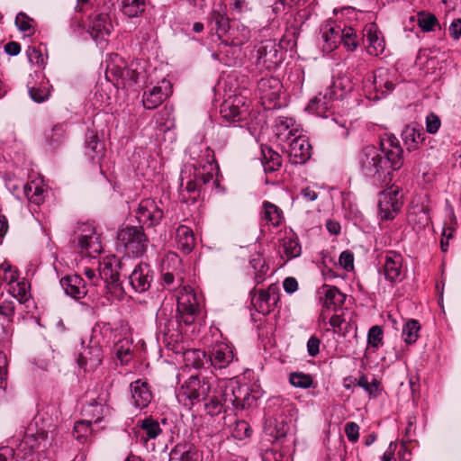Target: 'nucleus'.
Listing matches in <instances>:
<instances>
[{"instance_id": "f257e3e1", "label": "nucleus", "mask_w": 461, "mask_h": 461, "mask_svg": "<svg viewBox=\"0 0 461 461\" xmlns=\"http://www.w3.org/2000/svg\"><path fill=\"white\" fill-rule=\"evenodd\" d=\"M402 153L398 139L393 135H385L380 140V148L369 145L358 153L359 172L376 183L387 185L392 180V173L403 165Z\"/></svg>"}, {"instance_id": "f03ea898", "label": "nucleus", "mask_w": 461, "mask_h": 461, "mask_svg": "<svg viewBox=\"0 0 461 461\" xmlns=\"http://www.w3.org/2000/svg\"><path fill=\"white\" fill-rule=\"evenodd\" d=\"M204 411L213 417L229 410H243L252 406L256 397L251 395L249 387L234 379L216 381L212 379L209 392L201 398Z\"/></svg>"}, {"instance_id": "7ed1b4c3", "label": "nucleus", "mask_w": 461, "mask_h": 461, "mask_svg": "<svg viewBox=\"0 0 461 461\" xmlns=\"http://www.w3.org/2000/svg\"><path fill=\"white\" fill-rule=\"evenodd\" d=\"M189 153L194 163L185 165L180 174V195L185 203L189 201L185 196V192L190 194V199L194 202L203 185L211 182L215 184L213 176L219 170L213 150L209 147L194 144L189 147Z\"/></svg>"}, {"instance_id": "20e7f679", "label": "nucleus", "mask_w": 461, "mask_h": 461, "mask_svg": "<svg viewBox=\"0 0 461 461\" xmlns=\"http://www.w3.org/2000/svg\"><path fill=\"white\" fill-rule=\"evenodd\" d=\"M177 315L176 318H163L161 314L158 316V325L159 332L163 335V341L169 346L182 339L180 325L193 324L200 312V303L196 294L191 286L183 285L177 291Z\"/></svg>"}, {"instance_id": "39448f33", "label": "nucleus", "mask_w": 461, "mask_h": 461, "mask_svg": "<svg viewBox=\"0 0 461 461\" xmlns=\"http://www.w3.org/2000/svg\"><path fill=\"white\" fill-rule=\"evenodd\" d=\"M210 26L215 31L219 41H225L240 49L251 37L250 30L239 22H230L227 7L221 3L214 5L210 14Z\"/></svg>"}, {"instance_id": "423d86ee", "label": "nucleus", "mask_w": 461, "mask_h": 461, "mask_svg": "<svg viewBox=\"0 0 461 461\" xmlns=\"http://www.w3.org/2000/svg\"><path fill=\"white\" fill-rule=\"evenodd\" d=\"M106 61V78L117 86L130 87L145 79V62L141 60L128 64L118 54L113 53Z\"/></svg>"}, {"instance_id": "0eeeda50", "label": "nucleus", "mask_w": 461, "mask_h": 461, "mask_svg": "<svg viewBox=\"0 0 461 461\" xmlns=\"http://www.w3.org/2000/svg\"><path fill=\"white\" fill-rule=\"evenodd\" d=\"M353 87L354 84L348 77H334L324 90L309 102L306 110L318 116L326 117V113L332 107L333 102L342 99Z\"/></svg>"}, {"instance_id": "6e6552de", "label": "nucleus", "mask_w": 461, "mask_h": 461, "mask_svg": "<svg viewBox=\"0 0 461 461\" xmlns=\"http://www.w3.org/2000/svg\"><path fill=\"white\" fill-rule=\"evenodd\" d=\"M119 267V260L113 256L99 262L98 275L95 269L89 267H86L84 273L92 285H99V282L103 281L106 294H111L113 298L120 299L123 294V289L120 282Z\"/></svg>"}, {"instance_id": "1a4fd4ad", "label": "nucleus", "mask_w": 461, "mask_h": 461, "mask_svg": "<svg viewBox=\"0 0 461 461\" xmlns=\"http://www.w3.org/2000/svg\"><path fill=\"white\" fill-rule=\"evenodd\" d=\"M212 379L213 377L201 379L198 375H192L176 392L178 402L191 409L195 403L201 402V398L206 392H209Z\"/></svg>"}, {"instance_id": "9d476101", "label": "nucleus", "mask_w": 461, "mask_h": 461, "mask_svg": "<svg viewBox=\"0 0 461 461\" xmlns=\"http://www.w3.org/2000/svg\"><path fill=\"white\" fill-rule=\"evenodd\" d=\"M395 73L379 68L367 78L363 79V89L371 99H380L392 93L395 86Z\"/></svg>"}, {"instance_id": "9b49d317", "label": "nucleus", "mask_w": 461, "mask_h": 461, "mask_svg": "<svg viewBox=\"0 0 461 461\" xmlns=\"http://www.w3.org/2000/svg\"><path fill=\"white\" fill-rule=\"evenodd\" d=\"M117 237L128 254L141 257L146 252L148 239L142 226H126L118 231Z\"/></svg>"}, {"instance_id": "f8f14e48", "label": "nucleus", "mask_w": 461, "mask_h": 461, "mask_svg": "<svg viewBox=\"0 0 461 461\" xmlns=\"http://www.w3.org/2000/svg\"><path fill=\"white\" fill-rule=\"evenodd\" d=\"M41 444L43 447L47 446L48 433L43 431L40 432L38 433V437H34L32 434H27L18 445L16 451L9 447H0V461H8L10 458H14L15 456L16 458L25 459Z\"/></svg>"}, {"instance_id": "ddd939ff", "label": "nucleus", "mask_w": 461, "mask_h": 461, "mask_svg": "<svg viewBox=\"0 0 461 461\" xmlns=\"http://www.w3.org/2000/svg\"><path fill=\"white\" fill-rule=\"evenodd\" d=\"M220 113L226 122L236 125L248 120L249 105L243 96L234 95L221 104Z\"/></svg>"}, {"instance_id": "4468645a", "label": "nucleus", "mask_w": 461, "mask_h": 461, "mask_svg": "<svg viewBox=\"0 0 461 461\" xmlns=\"http://www.w3.org/2000/svg\"><path fill=\"white\" fill-rule=\"evenodd\" d=\"M136 219L142 228L158 226L164 217L161 203L151 198L142 199L135 211Z\"/></svg>"}, {"instance_id": "2eb2a0df", "label": "nucleus", "mask_w": 461, "mask_h": 461, "mask_svg": "<svg viewBox=\"0 0 461 461\" xmlns=\"http://www.w3.org/2000/svg\"><path fill=\"white\" fill-rule=\"evenodd\" d=\"M279 287L273 284L268 286L267 290H259L257 294L253 289L250 292L251 305L254 309L262 314H268L274 310V307L279 300Z\"/></svg>"}, {"instance_id": "dca6fc26", "label": "nucleus", "mask_w": 461, "mask_h": 461, "mask_svg": "<svg viewBox=\"0 0 461 461\" xmlns=\"http://www.w3.org/2000/svg\"><path fill=\"white\" fill-rule=\"evenodd\" d=\"M399 190L390 188L380 193L378 201L379 215L383 220H390L402 207Z\"/></svg>"}, {"instance_id": "f3484780", "label": "nucleus", "mask_w": 461, "mask_h": 461, "mask_svg": "<svg viewBox=\"0 0 461 461\" xmlns=\"http://www.w3.org/2000/svg\"><path fill=\"white\" fill-rule=\"evenodd\" d=\"M282 83L277 77L261 78L258 83V90L263 103L269 102V108H275L282 95Z\"/></svg>"}, {"instance_id": "a211bd4d", "label": "nucleus", "mask_w": 461, "mask_h": 461, "mask_svg": "<svg viewBox=\"0 0 461 461\" xmlns=\"http://www.w3.org/2000/svg\"><path fill=\"white\" fill-rule=\"evenodd\" d=\"M252 58L256 59L255 64L262 66L266 68H271L276 66L280 59L278 58V50L271 41L261 42L253 50Z\"/></svg>"}, {"instance_id": "6ab92c4d", "label": "nucleus", "mask_w": 461, "mask_h": 461, "mask_svg": "<svg viewBox=\"0 0 461 461\" xmlns=\"http://www.w3.org/2000/svg\"><path fill=\"white\" fill-rule=\"evenodd\" d=\"M234 358L232 347L225 342H216L210 350L209 362L215 369L226 368Z\"/></svg>"}, {"instance_id": "aec40b11", "label": "nucleus", "mask_w": 461, "mask_h": 461, "mask_svg": "<svg viewBox=\"0 0 461 461\" xmlns=\"http://www.w3.org/2000/svg\"><path fill=\"white\" fill-rule=\"evenodd\" d=\"M102 359V348L99 345H82L81 350L78 352L77 357V363L78 366L85 371H91L101 365Z\"/></svg>"}, {"instance_id": "412c9836", "label": "nucleus", "mask_w": 461, "mask_h": 461, "mask_svg": "<svg viewBox=\"0 0 461 461\" xmlns=\"http://www.w3.org/2000/svg\"><path fill=\"white\" fill-rule=\"evenodd\" d=\"M78 245L83 252L89 257L95 258L103 249L100 235L91 226H85L78 237Z\"/></svg>"}, {"instance_id": "4be33fe9", "label": "nucleus", "mask_w": 461, "mask_h": 461, "mask_svg": "<svg viewBox=\"0 0 461 461\" xmlns=\"http://www.w3.org/2000/svg\"><path fill=\"white\" fill-rule=\"evenodd\" d=\"M171 92L169 81L162 80L158 86H155L144 92L142 98L143 106L149 110L157 108L169 96Z\"/></svg>"}, {"instance_id": "5701e85b", "label": "nucleus", "mask_w": 461, "mask_h": 461, "mask_svg": "<svg viewBox=\"0 0 461 461\" xmlns=\"http://www.w3.org/2000/svg\"><path fill=\"white\" fill-rule=\"evenodd\" d=\"M288 146L289 158L293 164H303L312 156V146L305 136H295Z\"/></svg>"}, {"instance_id": "b1692460", "label": "nucleus", "mask_w": 461, "mask_h": 461, "mask_svg": "<svg viewBox=\"0 0 461 461\" xmlns=\"http://www.w3.org/2000/svg\"><path fill=\"white\" fill-rule=\"evenodd\" d=\"M341 33L342 28L335 21L329 20L321 25V39L324 52L330 53L337 49L340 43Z\"/></svg>"}, {"instance_id": "393cba45", "label": "nucleus", "mask_w": 461, "mask_h": 461, "mask_svg": "<svg viewBox=\"0 0 461 461\" xmlns=\"http://www.w3.org/2000/svg\"><path fill=\"white\" fill-rule=\"evenodd\" d=\"M113 25L106 14H97L90 17L88 32L96 43L101 44L111 33Z\"/></svg>"}, {"instance_id": "a878e982", "label": "nucleus", "mask_w": 461, "mask_h": 461, "mask_svg": "<svg viewBox=\"0 0 461 461\" xmlns=\"http://www.w3.org/2000/svg\"><path fill=\"white\" fill-rule=\"evenodd\" d=\"M130 284L137 293H143L150 287L153 280V271L149 265L138 264L129 276Z\"/></svg>"}, {"instance_id": "bb28decb", "label": "nucleus", "mask_w": 461, "mask_h": 461, "mask_svg": "<svg viewBox=\"0 0 461 461\" xmlns=\"http://www.w3.org/2000/svg\"><path fill=\"white\" fill-rule=\"evenodd\" d=\"M384 275L391 283L402 279V257L396 251H387L384 256Z\"/></svg>"}, {"instance_id": "cd10ccee", "label": "nucleus", "mask_w": 461, "mask_h": 461, "mask_svg": "<svg viewBox=\"0 0 461 461\" xmlns=\"http://www.w3.org/2000/svg\"><path fill=\"white\" fill-rule=\"evenodd\" d=\"M84 414L92 423L109 421L112 418V408L105 402L104 399L99 398L84 407Z\"/></svg>"}, {"instance_id": "c85d7f7f", "label": "nucleus", "mask_w": 461, "mask_h": 461, "mask_svg": "<svg viewBox=\"0 0 461 461\" xmlns=\"http://www.w3.org/2000/svg\"><path fill=\"white\" fill-rule=\"evenodd\" d=\"M212 58L228 67L236 66L240 63V49L230 42L220 41L218 50L212 53Z\"/></svg>"}, {"instance_id": "c756f323", "label": "nucleus", "mask_w": 461, "mask_h": 461, "mask_svg": "<svg viewBox=\"0 0 461 461\" xmlns=\"http://www.w3.org/2000/svg\"><path fill=\"white\" fill-rule=\"evenodd\" d=\"M131 403L138 409L148 407L152 400V393L146 381L140 379L130 384Z\"/></svg>"}, {"instance_id": "7c9ffc66", "label": "nucleus", "mask_w": 461, "mask_h": 461, "mask_svg": "<svg viewBox=\"0 0 461 461\" xmlns=\"http://www.w3.org/2000/svg\"><path fill=\"white\" fill-rule=\"evenodd\" d=\"M59 283L66 294L75 300L82 299L87 294L86 284L78 275L66 276Z\"/></svg>"}, {"instance_id": "2f4dec72", "label": "nucleus", "mask_w": 461, "mask_h": 461, "mask_svg": "<svg viewBox=\"0 0 461 461\" xmlns=\"http://www.w3.org/2000/svg\"><path fill=\"white\" fill-rule=\"evenodd\" d=\"M291 430V421L282 416L268 419L264 427V432L271 439L277 440L285 437Z\"/></svg>"}, {"instance_id": "473e14b6", "label": "nucleus", "mask_w": 461, "mask_h": 461, "mask_svg": "<svg viewBox=\"0 0 461 461\" xmlns=\"http://www.w3.org/2000/svg\"><path fill=\"white\" fill-rule=\"evenodd\" d=\"M366 37L368 43L367 51L370 55L379 56L385 49V43L375 23H370L365 28Z\"/></svg>"}, {"instance_id": "72a5a7b5", "label": "nucleus", "mask_w": 461, "mask_h": 461, "mask_svg": "<svg viewBox=\"0 0 461 461\" xmlns=\"http://www.w3.org/2000/svg\"><path fill=\"white\" fill-rule=\"evenodd\" d=\"M297 127L295 121L289 117H278L275 125V133L278 140L289 143L295 137Z\"/></svg>"}, {"instance_id": "f704fd0d", "label": "nucleus", "mask_w": 461, "mask_h": 461, "mask_svg": "<svg viewBox=\"0 0 461 461\" xmlns=\"http://www.w3.org/2000/svg\"><path fill=\"white\" fill-rule=\"evenodd\" d=\"M176 242L177 248L185 253H189L194 247L195 238L191 228L180 225L176 230Z\"/></svg>"}, {"instance_id": "c9c22d12", "label": "nucleus", "mask_w": 461, "mask_h": 461, "mask_svg": "<svg viewBox=\"0 0 461 461\" xmlns=\"http://www.w3.org/2000/svg\"><path fill=\"white\" fill-rule=\"evenodd\" d=\"M448 220L445 221L442 228V238L440 248L443 252H447L449 245V240L453 238L457 225L456 218L453 207L447 210Z\"/></svg>"}, {"instance_id": "e433bc0d", "label": "nucleus", "mask_w": 461, "mask_h": 461, "mask_svg": "<svg viewBox=\"0 0 461 461\" xmlns=\"http://www.w3.org/2000/svg\"><path fill=\"white\" fill-rule=\"evenodd\" d=\"M346 300V295L337 287H325L323 306L327 309L337 311L341 307Z\"/></svg>"}, {"instance_id": "4c0bfd02", "label": "nucleus", "mask_w": 461, "mask_h": 461, "mask_svg": "<svg viewBox=\"0 0 461 461\" xmlns=\"http://www.w3.org/2000/svg\"><path fill=\"white\" fill-rule=\"evenodd\" d=\"M402 139L408 150L418 149L419 145L424 140L420 130L410 125L405 126L402 130Z\"/></svg>"}, {"instance_id": "58836bf2", "label": "nucleus", "mask_w": 461, "mask_h": 461, "mask_svg": "<svg viewBox=\"0 0 461 461\" xmlns=\"http://www.w3.org/2000/svg\"><path fill=\"white\" fill-rule=\"evenodd\" d=\"M138 424H139L140 429L143 431L145 439H155L163 431L158 420H157L151 417H148L143 420H140L138 421Z\"/></svg>"}, {"instance_id": "ea45409f", "label": "nucleus", "mask_w": 461, "mask_h": 461, "mask_svg": "<svg viewBox=\"0 0 461 461\" xmlns=\"http://www.w3.org/2000/svg\"><path fill=\"white\" fill-rule=\"evenodd\" d=\"M162 280L163 285L169 290L180 289L184 285L183 274L174 269L172 271L167 270L165 266L162 268Z\"/></svg>"}, {"instance_id": "a19ab883", "label": "nucleus", "mask_w": 461, "mask_h": 461, "mask_svg": "<svg viewBox=\"0 0 461 461\" xmlns=\"http://www.w3.org/2000/svg\"><path fill=\"white\" fill-rule=\"evenodd\" d=\"M8 292L21 304L26 303L31 299L30 285L24 280L10 286Z\"/></svg>"}, {"instance_id": "79ce46f5", "label": "nucleus", "mask_w": 461, "mask_h": 461, "mask_svg": "<svg viewBox=\"0 0 461 461\" xmlns=\"http://www.w3.org/2000/svg\"><path fill=\"white\" fill-rule=\"evenodd\" d=\"M28 92L34 102L42 103L50 95V86L49 81L42 78L38 86H29Z\"/></svg>"}, {"instance_id": "37998d69", "label": "nucleus", "mask_w": 461, "mask_h": 461, "mask_svg": "<svg viewBox=\"0 0 461 461\" xmlns=\"http://www.w3.org/2000/svg\"><path fill=\"white\" fill-rule=\"evenodd\" d=\"M43 193L44 189L38 182L32 181L24 185V194L27 199L36 205H40L43 203Z\"/></svg>"}, {"instance_id": "c03bdc74", "label": "nucleus", "mask_w": 461, "mask_h": 461, "mask_svg": "<svg viewBox=\"0 0 461 461\" xmlns=\"http://www.w3.org/2000/svg\"><path fill=\"white\" fill-rule=\"evenodd\" d=\"M263 207V219L272 226H278L283 219L282 211L269 202H265Z\"/></svg>"}, {"instance_id": "a18cd8bd", "label": "nucleus", "mask_w": 461, "mask_h": 461, "mask_svg": "<svg viewBox=\"0 0 461 461\" xmlns=\"http://www.w3.org/2000/svg\"><path fill=\"white\" fill-rule=\"evenodd\" d=\"M155 119L157 127L161 131H169L174 127V117L172 115L171 108L165 106L157 113Z\"/></svg>"}, {"instance_id": "49530a36", "label": "nucleus", "mask_w": 461, "mask_h": 461, "mask_svg": "<svg viewBox=\"0 0 461 461\" xmlns=\"http://www.w3.org/2000/svg\"><path fill=\"white\" fill-rule=\"evenodd\" d=\"M420 326L418 321L409 320L406 321L402 330V337L406 344L414 343L418 337Z\"/></svg>"}, {"instance_id": "de8ad7c7", "label": "nucleus", "mask_w": 461, "mask_h": 461, "mask_svg": "<svg viewBox=\"0 0 461 461\" xmlns=\"http://www.w3.org/2000/svg\"><path fill=\"white\" fill-rule=\"evenodd\" d=\"M281 247L283 252L285 254L288 259L299 257L301 255V246L294 235L285 236L282 240Z\"/></svg>"}, {"instance_id": "09e8293b", "label": "nucleus", "mask_w": 461, "mask_h": 461, "mask_svg": "<svg viewBox=\"0 0 461 461\" xmlns=\"http://www.w3.org/2000/svg\"><path fill=\"white\" fill-rule=\"evenodd\" d=\"M145 8V0H122V11L130 18L137 17Z\"/></svg>"}, {"instance_id": "8fccbe9b", "label": "nucleus", "mask_w": 461, "mask_h": 461, "mask_svg": "<svg viewBox=\"0 0 461 461\" xmlns=\"http://www.w3.org/2000/svg\"><path fill=\"white\" fill-rule=\"evenodd\" d=\"M263 155H264V160L262 163H263L264 170L266 172L271 173V172H275L279 169V167L282 165V162H281V157L277 152L273 151L272 149H268L267 152L265 150H263Z\"/></svg>"}, {"instance_id": "3c124183", "label": "nucleus", "mask_w": 461, "mask_h": 461, "mask_svg": "<svg viewBox=\"0 0 461 461\" xmlns=\"http://www.w3.org/2000/svg\"><path fill=\"white\" fill-rule=\"evenodd\" d=\"M340 43L349 51H354L358 47V41L356 31L351 28H344L342 29V33L340 34Z\"/></svg>"}, {"instance_id": "603ef678", "label": "nucleus", "mask_w": 461, "mask_h": 461, "mask_svg": "<svg viewBox=\"0 0 461 461\" xmlns=\"http://www.w3.org/2000/svg\"><path fill=\"white\" fill-rule=\"evenodd\" d=\"M409 221L425 228L430 221L429 210L424 206L417 207L413 212L409 214Z\"/></svg>"}, {"instance_id": "864d4df0", "label": "nucleus", "mask_w": 461, "mask_h": 461, "mask_svg": "<svg viewBox=\"0 0 461 461\" xmlns=\"http://www.w3.org/2000/svg\"><path fill=\"white\" fill-rule=\"evenodd\" d=\"M113 350L116 357L122 364L127 363L131 359V346L128 339H122L116 342Z\"/></svg>"}, {"instance_id": "5fc2aeb1", "label": "nucleus", "mask_w": 461, "mask_h": 461, "mask_svg": "<svg viewBox=\"0 0 461 461\" xmlns=\"http://www.w3.org/2000/svg\"><path fill=\"white\" fill-rule=\"evenodd\" d=\"M289 382L294 387L307 389L312 386V378L303 372H293L289 375Z\"/></svg>"}, {"instance_id": "6e6d98bb", "label": "nucleus", "mask_w": 461, "mask_h": 461, "mask_svg": "<svg viewBox=\"0 0 461 461\" xmlns=\"http://www.w3.org/2000/svg\"><path fill=\"white\" fill-rule=\"evenodd\" d=\"M185 357L187 361L191 362L192 366L195 369L203 367L205 363L209 362V357H207L204 351L200 349L187 351L185 354Z\"/></svg>"}, {"instance_id": "4d7b16f0", "label": "nucleus", "mask_w": 461, "mask_h": 461, "mask_svg": "<svg viewBox=\"0 0 461 461\" xmlns=\"http://www.w3.org/2000/svg\"><path fill=\"white\" fill-rule=\"evenodd\" d=\"M250 265L255 270L256 283H262L268 270V267L266 265L264 258L261 256H257L250 260Z\"/></svg>"}, {"instance_id": "13d9d810", "label": "nucleus", "mask_w": 461, "mask_h": 461, "mask_svg": "<svg viewBox=\"0 0 461 461\" xmlns=\"http://www.w3.org/2000/svg\"><path fill=\"white\" fill-rule=\"evenodd\" d=\"M384 332L380 326L371 327L367 333V344L374 349H378L383 345Z\"/></svg>"}, {"instance_id": "bf43d9fd", "label": "nucleus", "mask_w": 461, "mask_h": 461, "mask_svg": "<svg viewBox=\"0 0 461 461\" xmlns=\"http://www.w3.org/2000/svg\"><path fill=\"white\" fill-rule=\"evenodd\" d=\"M91 420H78L74 425V435L78 440L86 439L92 433Z\"/></svg>"}, {"instance_id": "052dcab7", "label": "nucleus", "mask_w": 461, "mask_h": 461, "mask_svg": "<svg viewBox=\"0 0 461 461\" xmlns=\"http://www.w3.org/2000/svg\"><path fill=\"white\" fill-rule=\"evenodd\" d=\"M231 435L234 438L239 440L247 438L251 435V428L247 421L239 420L235 423Z\"/></svg>"}, {"instance_id": "680f3d73", "label": "nucleus", "mask_w": 461, "mask_h": 461, "mask_svg": "<svg viewBox=\"0 0 461 461\" xmlns=\"http://www.w3.org/2000/svg\"><path fill=\"white\" fill-rule=\"evenodd\" d=\"M26 56L32 65H36L38 67H43L45 65V57L42 51L34 47L29 46L26 50Z\"/></svg>"}, {"instance_id": "e2e57ef3", "label": "nucleus", "mask_w": 461, "mask_h": 461, "mask_svg": "<svg viewBox=\"0 0 461 461\" xmlns=\"http://www.w3.org/2000/svg\"><path fill=\"white\" fill-rule=\"evenodd\" d=\"M430 49H422L420 50L417 59H416V65L420 67V69L425 70V73H429L431 67H430V54H431Z\"/></svg>"}, {"instance_id": "0e129e2a", "label": "nucleus", "mask_w": 461, "mask_h": 461, "mask_svg": "<svg viewBox=\"0 0 461 461\" xmlns=\"http://www.w3.org/2000/svg\"><path fill=\"white\" fill-rule=\"evenodd\" d=\"M88 139L89 140L86 148L87 150H91L93 153L89 155L92 157L93 159H95L96 157H102L104 150L103 144L99 142L95 135H91Z\"/></svg>"}, {"instance_id": "69168bd1", "label": "nucleus", "mask_w": 461, "mask_h": 461, "mask_svg": "<svg viewBox=\"0 0 461 461\" xmlns=\"http://www.w3.org/2000/svg\"><path fill=\"white\" fill-rule=\"evenodd\" d=\"M15 312V303L14 299H5L0 303V315L12 321Z\"/></svg>"}, {"instance_id": "338daca9", "label": "nucleus", "mask_w": 461, "mask_h": 461, "mask_svg": "<svg viewBox=\"0 0 461 461\" xmlns=\"http://www.w3.org/2000/svg\"><path fill=\"white\" fill-rule=\"evenodd\" d=\"M357 385L367 392L370 396L375 395V393L378 389V382L375 379H373L372 382H369L368 378L365 375L359 377Z\"/></svg>"}, {"instance_id": "774afa93", "label": "nucleus", "mask_w": 461, "mask_h": 461, "mask_svg": "<svg viewBox=\"0 0 461 461\" xmlns=\"http://www.w3.org/2000/svg\"><path fill=\"white\" fill-rule=\"evenodd\" d=\"M33 20L24 13H19L15 18V24L20 31L28 32L32 28Z\"/></svg>"}]
</instances>
